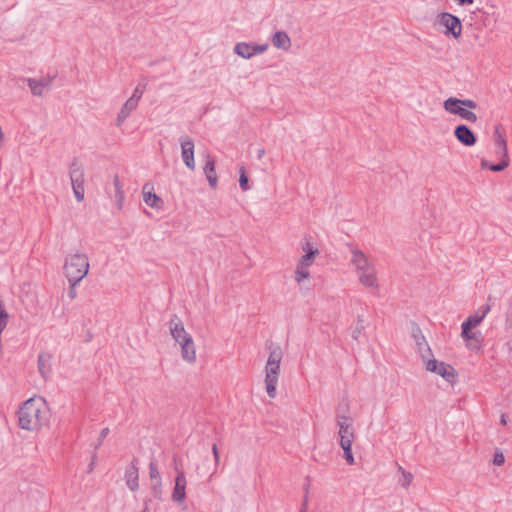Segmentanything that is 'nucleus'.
Instances as JSON below:
<instances>
[{"label":"nucleus","instance_id":"obj_51","mask_svg":"<svg viewBox=\"0 0 512 512\" xmlns=\"http://www.w3.org/2000/svg\"><path fill=\"white\" fill-rule=\"evenodd\" d=\"M143 512H145V511H143Z\"/></svg>","mask_w":512,"mask_h":512},{"label":"nucleus","instance_id":"obj_47","mask_svg":"<svg viewBox=\"0 0 512 512\" xmlns=\"http://www.w3.org/2000/svg\"><path fill=\"white\" fill-rule=\"evenodd\" d=\"M307 504H308V497L306 495L304 497V500H303V503H302V507H301V508H305V511L307 510Z\"/></svg>","mask_w":512,"mask_h":512},{"label":"nucleus","instance_id":"obj_8","mask_svg":"<svg viewBox=\"0 0 512 512\" xmlns=\"http://www.w3.org/2000/svg\"><path fill=\"white\" fill-rule=\"evenodd\" d=\"M336 424L338 427L339 444L353 443L355 438L352 419L346 415H337Z\"/></svg>","mask_w":512,"mask_h":512},{"label":"nucleus","instance_id":"obj_18","mask_svg":"<svg viewBox=\"0 0 512 512\" xmlns=\"http://www.w3.org/2000/svg\"><path fill=\"white\" fill-rule=\"evenodd\" d=\"M205 164L203 167V173L209 183V186L212 189H215L218 184V177L216 174V163L210 154H206L205 156Z\"/></svg>","mask_w":512,"mask_h":512},{"label":"nucleus","instance_id":"obj_4","mask_svg":"<svg viewBox=\"0 0 512 512\" xmlns=\"http://www.w3.org/2000/svg\"><path fill=\"white\" fill-rule=\"evenodd\" d=\"M89 268L88 256L79 251L67 255L63 266L66 278L78 281H82L87 276Z\"/></svg>","mask_w":512,"mask_h":512},{"label":"nucleus","instance_id":"obj_38","mask_svg":"<svg viewBox=\"0 0 512 512\" xmlns=\"http://www.w3.org/2000/svg\"><path fill=\"white\" fill-rule=\"evenodd\" d=\"M505 462L504 454L501 451H496L493 458V463L496 466H501Z\"/></svg>","mask_w":512,"mask_h":512},{"label":"nucleus","instance_id":"obj_22","mask_svg":"<svg viewBox=\"0 0 512 512\" xmlns=\"http://www.w3.org/2000/svg\"><path fill=\"white\" fill-rule=\"evenodd\" d=\"M138 102H136L134 99H127V101L123 104L121 107L117 119H116V125L121 126L124 121L129 117V115L137 108Z\"/></svg>","mask_w":512,"mask_h":512},{"label":"nucleus","instance_id":"obj_9","mask_svg":"<svg viewBox=\"0 0 512 512\" xmlns=\"http://www.w3.org/2000/svg\"><path fill=\"white\" fill-rule=\"evenodd\" d=\"M180 146L181 157L184 164L188 169L192 171L195 170L196 163L194 159V142L189 137H181Z\"/></svg>","mask_w":512,"mask_h":512},{"label":"nucleus","instance_id":"obj_42","mask_svg":"<svg viewBox=\"0 0 512 512\" xmlns=\"http://www.w3.org/2000/svg\"><path fill=\"white\" fill-rule=\"evenodd\" d=\"M344 458H345L347 464H349V465H353L355 463L353 453H349L348 455H345Z\"/></svg>","mask_w":512,"mask_h":512},{"label":"nucleus","instance_id":"obj_13","mask_svg":"<svg viewBox=\"0 0 512 512\" xmlns=\"http://www.w3.org/2000/svg\"><path fill=\"white\" fill-rule=\"evenodd\" d=\"M474 327L468 326V323L461 324V337L466 342L469 349L479 347L482 343V335L479 331H472Z\"/></svg>","mask_w":512,"mask_h":512},{"label":"nucleus","instance_id":"obj_30","mask_svg":"<svg viewBox=\"0 0 512 512\" xmlns=\"http://www.w3.org/2000/svg\"><path fill=\"white\" fill-rule=\"evenodd\" d=\"M418 352L420 353L421 357L425 359L428 355L431 354V349L428 346L427 342L425 341L424 337L416 340Z\"/></svg>","mask_w":512,"mask_h":512},{"label":"nucleus","instance_id":"obj_28","mask_svg":"<svg viewBox=\"0 0 512 512\" xmlns=\"http://www.w3.org/2000/svg\"><path fill=\"white\" fill-rule=\"evenodd\" d=\"M310 277L309 267L302 266V264L297 263L296 269L294 272V278L297 284H302V282Z\"/></svg>","mask_w":512,"mask_h":512},{"label":"nucleus","instance_id":"obj_17","mask_svg":"<svg viewBox=\"0 0 512 512\" xmlns=\"http://www.w3.org/2000/svg\"><path fill=\"white\" fill-rule=\"evenodd\" d=\"M124 479L128 488L135 492L139 488V470L137 461H132L126 468L124 473Z\"/></svg>","mask_w":512,"mask_h":512},{"label":"nucleus","instance_id":"obj_21","mask_svg":"<svg viewBox=\"0 0 512 512\" xmlns=\"http://www.w3.org/2000/svg\"><path fill=\"white\" fill-rule=\"evenodd\" d=\"M491 311V305L485 304L478 308V310L470 315L463 323H468V326L477 327Z\"/></svg>","mask_w":512,"mask_h":512},{"label":"nucleus","instance_id":"obj_33","mask_svg":"<svg viewBox=\"0 0 512 512\" xmlns=\"http://www.w3.org/2000/svg\"><path fill=\"white\" fill-rule=\"evenodd\" d=\"M9 314L6 312L4 305L0 303V331L3 332L7 327Z\"/></svg>","mask_w":512,"mask_h":512},{"label":"nucleus","instance_id":"obj_11","mask_svg":"<svg viewBox=\"0 0 512 512\" xmlns=\"http://www.w3.org/2000/svg\"><path fill=\"white\" fill-rule=\"evenodd\" d=\"M426 370L438 374L446 380H450L451 377H454V368L436 359H429L426 362Z\"/></svg>","mask_w":512,"mask_h":512},{"label":"nucleus","instance_id":"obj_29","mask_svg":"<svg viewBox=\"0 0 512 512\" xmlns=\"http://www.w3.org/2000/svg\"><path fill=\"white\" fill-rule=\"evenodd\" d=\"M113 184L115 187V195H114L115 201H116L118 207L121 209L123 201H124V193L122 191V185L120 183L118 176L114 177Z\"/></svg>","mask_w":512,"mask_h":512},{"label":"nucleus","instance_id":"obj_20","mask_svg":"<svg viewBox=\"0 0 512 512\" xmlns=\"http://www.w3.org/2000/svg\"><path fill=\"white\" fill-rule=\"evenodd\" d=\"M271 42L275 48L284 51H288L292 45L291 38L289 37L287 32L282 30H278L272 34Z\"/></svg>","mask_w":512,"mask_h":512},{"label":"nucleus","instance_id":"obj_3","mask_svg":"<svg viewBox=\"0 0 512 512\" xmlns=\"http://www.w3.org/2000/svg\"><path fill=\"white\" fill-rule=\"evenodd\" d=\"M269 355L265 365V386L266 392L270 398L277 395V385L279 381L283 351L279 345L271 344L268 347Z\"/></svg>","mask_w":512,"mask_h":512},{"label":"nucleus","instance_id":"obj_43","mask_svg":"<svg viewBox=\"0 0 512 512\" xmlns=\"http://www.w3.org/2000/svg\"><path fill=\"white\" fill-rule=\"evenodd\" d=\"M458 5L464 6V5H471L474 3V0H454Z\"/></svg>","mask_w":512,"mask_h":512},{"label":"nucleus","instance_id":"obj_39","mask_svg":"<svg viewBox=\"0 0 512 512\" xmlns=\"http://www.w3.org/2000/svg\"><path fill=\"white\" fill-rule=\"evenodd\" d=\"M344 452V456L352 453V443L339 444Z\"/></svg>","mask_w":512,"mask_h":512},{"label":"nucleus","instance_id":"obj_46","mask_svg":"<svg viewBox=\"0 0 512 512\" xmlns=\"http://www.w3.org/2000/svg\"><path fill=\"white\" fill-rule=\"evenodd\" d=\"M108 432H109V429L108 428H104L101 431V434H100L101 439L105 438L107 436Z\"/></svg>","mask_w":512,"mask_h":512},{"label":"nucleus","instance_id":"obj_12","mask_svg":"<svg viewBox=\"0 0 512 512\" xmlns=\"http://www.w3.org/2000/svg\"><path fill=\"white\" fill-rule=\"evenodd\" d=\"M187 480L183 471H178L175 477V486L171 495L174 502L183 504L186 499Z\"/></svg>","mask_w":512,"mask_h":512},{"label":"nucleus","instance_id":"obj_45","mask_svg":"<svg viewBox=\"0 0 512 512\" xmlns=\"http://www.w3.org/2000/svg\"><path fill=\"white\" fill-rule=\"evenodd\" d=\"M490 165H491V164H489V163H488V161H487L486 159H482V160H481V167H482V168H488V169H489V166H490Z\"/></svg>","mask_w":512,"mask_h":512},{"label":"nucleus","instance_id":"obj_49","mask_svg":"<svg viewBox=\"0 0 512 512\" xmlns=\"http://www.w3.org/2000/svg\"><path fill=\"white\" fill-rule=\"evenodd\" d=\"M93 468H94V462H92V463L89 465V470L91 471V470H93Z\"/></svg>","mask_w":512,"mask_h":512},{"label":"nucleus","instance_id":"obj_41","mask_svg":"<svg viewBox=\"0 0 512 512\" xmlns=\"http://www.w3.org/2000/svg\"><path fill=\"white\" fill-rule=\"evenodd\" d=\"M212 452H213L215 463L218 464L219 463V453H218V448H217L216 444H213Z\"/></svg>","mask_w":512,"mask_h":512},{"label":"nucleus","instance_id":"obj_19","mask_svg":"<svg viewBox=\"0 0 512 512\" xmlns=\"http://www.w3.org/2000/svg\"><path fill=\"white\" fill-rule=\"evenodd\" d=\"M178 344L180 346L182 359L189 364L195 363L197 356H196V348H195V344H194L192 336L189 338H186V340L181 341Z\"/></svg>","mask_w":512,"mask_h":512},{"label":"nucleus","instance_id":"obj_50","mask_svg":"<svg viewBox=\"0 0 512 512\" xmlns=\"http://www.w3.org/2000/svg\"><path fill=\"white\" fill-rule=\"evenodd\" d=\"M300 512H305V508H301Z\"/></svg>","mask_w":512,"mask_h":512},{"label":"nucleus","instance_id":"obj_40","mask_svg":"<svg viewBox=\"0 0 512 512\" xmlns=\"http://www.w3.org/2000/svg\"><path fill=\"white\" fill-rule=\"evenodd\" d=\"M362 330H363V326H362V325H361V326L356 327V328L354 329V331L352 332V337H353V339H355V340H359V337H360V335H361V333H362Z\"/></svg>","mask_w":512,"mask_h":512},{"label":"nucleus","instance_id":"obj_36","mask_svg":"<svg viewBox=\"0 0 512 512\" xmlns=\"http://www.w3.org/2000/svg\"><path fill=\"white\" fill-rule=\"evenodd\" d=\"M73 193L78 202L84 200L85 189L84 186L72 185Z\"/></svg>","mask_w":512,"mask_h":512},{"label":"nucleus","instance_id":"obj_25","mask_svg":"<svg viewBox=\"0 0 512 512\" xmlns=\"http://www.w3.org/2000/svg\"><path fill=\"white\" fill-rule=\"evenodd\" d=\"M69 175L72 185L84 186V172L76 162L71 164Z\"/></svg>","mask_w":512,"mask_h":512},{"label":"nucleus","instance_id":"obj_14","mask_svg":"<svg viewBox=\"0 0 512 512\" xmlns=\"http://www.w3.org/2000/svg\"><path fill=\"white\" fill-rule=\"evenodd\" d=\"M54 78V76L48 75L41 79L27 78L25 79V81L27 82L32 95L42 96L45 89L49 88L52 85Z\"/></svg>","mask_w":512,"mask_h":512},{"label":"nucleus","instance_id":"obj_23","mask_svg":"<svg viewBox=\"0 0 512 512\" xmlns=\"http://www.w3.org/2000/svg\"><path fill=\"white\" fill-rule=\"evenodd\" d=\"M303 251L305 254L299 259L298 263L302 264V266L310 267L313 264L315 257L319 254V250L310 242H306L303 245Z\"/></svg>","mask_w":512,"mask_h":512},{"label":"nucleus","instance_id":"obj_32","mask_svg":"<svg viewBox=\"0 0 512 512\" xmlns=\"http://www.w3.org/2000/svg\"><path fill=\"white\" fill-rule=\"evenodd\" d=\"M500 161L497 164H491L489 166V170L493 172H500L506 169L509 166V159L498 158Z\"/></svg>","mask_w":512,"mask_h":512},{"label":"nucleus","instance_id":"obj_34","mask_svg":"<svg viewBox=\"0 0 512 512\" xmlns=\"http://www.w3.org/2000/svg\"><path fill=\"white\" fill-rule=\"evenodd\" d=\"M145 90H146V83L138 84L137 87L134 89L133 94L130 98L134 99L136 102L139 103Z\"/></svg>","mask_w":512,"mask_h":512},{"label":"nucleus","instance_id":"obj_10","mask_svg":"<svg viewBox=\"0 0 512 512\" xmlns=\"http://www.w3.org/2000/svg\"><path fill=\"white\" fill-rule=\"evenodd\" d=\"M168 328L170 335L176 343H180L181 341L186 340V338L191 337V335L186 331L183 321L176 314L171 316L168 322Z\"/></svg>","mask_w":512,"mask_h":512},{"label":"nucleus","instance_id":"obj_6","mask_svg":"<svg viewBox=\"0 0 512 512\" xmlns=\"http://www.w3.org/2000/svg\"><path fill=\"white\" fill-rule=\"evenodd\" d=\"M438 23L444 28L443 33L458 39L462 34V24L459 17L449 13L442 12L438 15Z\"/></svg>","mask_w":512,"mask_h":512},{"label":"nucleus","instance_id":"obj_35","mask_svg":"<svg viewBox=\"0 0 512 512\" xmlns=\"http://www.w3.org/2000/svg\"><path fill=\"white\" fill-rule=\"evenodd\" d=\"M67 280H68V283H69L68 297H69L71 300H74V299L77 297V290H76V287H77V285H78L81 281L74 280V279H67Z\"/></svg>","mask_w":512,"mask_h":512},{"label":"nucleus","instance_id":"obj_27","mask_svg":"<svg viewBox=\"0 0 512 512\" xmlns=\"http://www.w3.org/2000/svg\"><path fill=\"white\" fill-rule=\"evenodd\" d=\"M149 184L143 186V200L151 208H159L162 200L155 193L147 191Z\"/></svg>","mask_w":512,"mask_h":512},{"label":"nucleus","instance_id":"obj_2","mask_svg":"<svg viewBox=\"0 0 512 512\" xmlns=\"http://www.w3.org/2000/svg\"><path fill=\"white\" fill-rule=\"evenodd\" d=\"M350 264L359 283L364 288L369 289L372 293L379 291L380 282L376 266L362 250L358 248L351 249Z\"/></svg>","mask_w":512,"mask_h":512},{"label":"nucleus","instance_id":"obj_48","mask_svg":"<svg viewBox=\"0 0 512 512\" xmlns=\"http://www.w3.org/2000/svg\"><path fill=\"white\" fill-rule=\"evenodd\" d=\"M500 422H501V424L506 425L507 421H506V417L504 414L501 415Z\"/></svg>","mask_w":512,"mask_h":512},{"label":"nucleus","instance_id":"obj_44","mask_svg":"<svg viewBox=\"0 0 512 512\" xmlns=\"http://www.w3.org/2000/svg\"><path fill=\"white\" fill-rule=\"evenodd\" d=\"M264 155H265V149H263V148L258 149L257 158L262 159L264 157Z\"/></svg>","mask_w":512,"mask_h":512},{"label":"nucleus","instance_id":"obj_26","mask_svg":"<svg viewBox=\"0 0 512 512\" xmlns=\"http://www.w3.org/2000/svg\"><path fill=\"white\" fill-rule=\"evenodd\" d=\"M51 356L46 353H41L37 359L38 371L43 378H48L51 367H50Z\"/></svg>","mask_w":512,"mask_h":512},{"label":"nucleus","instance_id":"obj_16","mask_svg":"<svg viewBox=\"0 0 512 512\" xmlns=\"http://www.w3.org/2000/svg\"><path fill=\"white\" fill-rule=\"evenodd\" d=\"M493 141L495 145L496 157L509 159L507 141L504 134L501 132V127L499 125L495 127Z\"/></svg>","mask_w":512,"mask_h":512},{"label":"nucleus","instance_id":"obj_24","mask_svg":"<svg viewBox=\"0 0 512 512\" xmlns=\"http://www.w3.org/2000/svg\"><path fill=\"white\" fill-rule=\"evenodd\" d=\"M149 476L152 482L154 495L155 497H158V494L161 492L162 480L157 465L153 461L149 464Z\"/></svg>","mask_w":512,"mask_h":512},{"label":"nucleus","instance_id":"obj_37","mask_svg":"<svg viewBox=\"0 0 512 512\" xmlns=\"http://www.w3.org/2000/svg\"><path fill=\"white\" fill-rule=\"evenodd\" d=\"M241 174H240V177H239V184H240V187L243 191H248L250 189V186L248 184V177L247 175L245 174L244 172V169L241 168L240 170Z\"/></svg>","mask_w":512,"mask_h":512},{"label":"nucleus","instance_id":"obj_15","mask_svg":"<svg viewBox=\"0 0 512 512\" xmlns=\"http://www.w3.org/2000/svg\"><path fill=\"white\" fill-rule=\"evenodd\" d=\"M454 135L456 139L464 146H473L477 141L474 132L465 124L456 126L454 129Z\"/></svg>","mask_w":512,"mask_h":512},{"label":"nucleus","instance_id":"obj_7","mask_svg":"<svg viewBox=\"0 0 512 512\" xmlns=\"http://www.w3.org/2000/svg\"><path fill=\"white\" fill-rule=\"evenodd\" d=\"M269 48L267 43L256 44L253 42H238L233 48V52L243 59H251L255 56L265 53Z\"/></svg>","mask_w":512,"mask_h":512},{"label":"nucleus","instance_id":"obj_5","mask_svg":"<svg viewBox=\"0 0 512 512\" xmlns=\"http://www.w3.org/2000/svg\"><path fill=\"white\" fill-rule=\"evenodd\" d=\"M446 112L454 114L471 123L478 120L477 115L472 111L478 107L477 103L472 99H459L449 97L443 103Z\"/></svg>","mask_w":512,"mask_h":512},{"label":"nucleus","instance_id":"obj_1","mask_svg":"<svg viewBox=\"0 0 512 512\" xmlns=\"http://www.w3.org/2000/svg\"><path fill=\"white\" fill-rule=\"evenodd\" d=\"M50 410L42 397L25 401L18 411V423L22 429L35 431L49 422Z\"/></svg>","mask_w":512,"mask_h":512},{"label":"nucleus","instance_id":"obj_31","mask_svg":"<svg viewBox=\"0 0 512 512\" xmlns=\"http://www.w3.org/2000/svg\"><path fill=\"white\" fill-rule=\"evenodd\" d=\"M398 471L401 473L399 482L403 487H408L413 479V475L410 472L404 470L401 466L398 467Z\"/></svg>","mask_w":512,"mask_h":512}]
</instances>
